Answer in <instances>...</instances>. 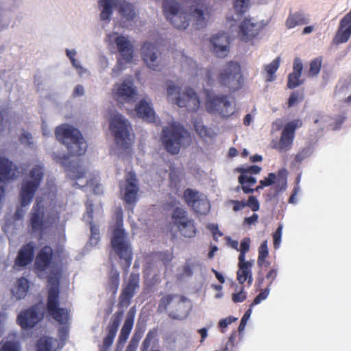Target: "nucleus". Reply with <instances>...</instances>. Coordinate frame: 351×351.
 Returning <instances> with one entry per match:
<instances>
[{
  "label": "nucleus",
  "mask_w": 351,
  "mask_h": 351,
  "mask_svg": "<svg viewBox=\"0 0 351 351\" xmlns=\"http://www.w3.org/2000/svg\"><path fill=\"white\" fill-rule=\"evenodd\" d=\"M60 213L54 209L45 211L40 201L36 200L29 213L28 226L32 233L42 234L45 230L56 226L60 221Z\"/></svg>",
  "instance_id": "1"
},
{
  "label": "nucleus",
  "mask_w": 351,
  "mask_h": 351,
  "mask_svg": "<svg viewBox=\"0 0 351 351\" xmlns=\"http://www.w3.org/2000/svg\"><path fill=\"white\" fill-rule=\"evenodd\" d=\"M51 285L47 298L46 310L47 314L60 324H66L69 320V311L60 306V282L58 277L49 276L47 280Z\"/></svg>",
  "instance_id": "2"
},
{
  "label": "nucleus",
  "mask_w": 351,
  "mask_h": 351,
  "mask_svg": "<svg viewBox=\"0 0 351 351\" xmlns=\"http://www.w3.org/2000/svg\"><path fill=\"white\" fill-rule=\"evenodd\" d=\"M55 134L57 139L66 146L71 155L81 156L85 154L87 144L77 129L64 124L56 128Z\"/></svg>",
  "instance_id": "3"
},
{
  "label": "nucleus",
  "mask_w": 351,
  "mask_h": 351,
  "mask_svg": "<svg viewBox=\"0 0 351 351\" xmlns=\"http://www.w3.org/2000/svg\"><path fill=\"white\" fill-rule=\"evenodd\" d=\"M189 138L190 135L185 128L175 123L164 128L161 136L165 149L173 155L179 153L182 145Z\"/></svg>",
  "instance_id": "4"
},
{
  "label": "nucleus",
  "mask_w": 351,
  "mask_h": 351,
  "mask_svg": "<svg viewBox=\"0 0 351 351\" xmlns=\"http://www.w3.org/2000/svg\"><path fill=\"white\" fill-rule=\"evenodd\" d=\"M217 81L221 86L227 88L230 92L241 89L243 84V77L240 64L233 61L227 62L219 72Z\"/></svg>",
  "instance_id": "5"
},
{
  "label": "nucleus",
  "mask_w": 351,
  "mask_h": 351,
  "mask_svg": "<svg viewBox=\"0 0 351 351\" xmlns=\"http://www.w3.org/2000/svg\"><path fill=\"white\" fill-rule=\"evenodd\" d=\"M111 245L119 258L123 261L121 267L125 273H128L132 264V251L123 229L117 228L114 230Z\"/></svg>",
  "instance_id": "6"
},
{
  "label": "nucleus",
  "mask_w": 351,
  "mask_h": 351,
  "mask_svg": "<svg viewBox=\"0 0 351 351\" xmlns=\"http://www.w3.org/2000/svg\"><path fill=\"white\" fill-rule=\"evenodd\" d=\"M109 128L117 144L123 149H128L132 144V127L129 121L119 113H115L110 120Z\"/></svg>",
  "instance_id": "7"
},
{
  "label": "nucleus",
  "mask_w": 351,
  "mask_h": 351,
  "mask_svg": "<svg viewBox=\"0 0 351 351\" xmlns=\"http://www.w3.org/2000/svg\"><path fill=\"white\" fill-rule=\"evenodd\" d=\"M180 88L175 85H169L167 88L168 97L175 100V104L180 108H186L189 112H196L200 106V101L195 90L187 87L181 93Z\"/></svg>",
  "instance_id": "8"
},
{
  "label": "nucleus",
  "mask_w": 351,
  "mask_h": 351,
  "mask_svg": "<svg viewBox=\"0 0 351 351\" xmlns=\"http://www.w3.org/2000/svg\"><path fill=\"white\" fill-rule=\"evenodd\" d=\"M30 180L23 182L20 191L21 205L27 206L32 202L34 194L38 189L44 176V168L37 165L29 171Z\"/></svg>",
  "instance_id": "9"
},
{
  "label": "nucleus",
  "mask_w": 351,
  "mask_h": 351,
  "mask_svg": "<svg viewBox=\"0 0 351 351\" xmlns=\"http://www.w3.org/2000/svg\"><path fill=\"white\" fill-rule=\"evenodd\" d=\"M164 15L177 29H185L189 25L186 13L180 12V5L175 0H164L162 2Z\"/></svg>",
  "instance_id": "10"
},
{
  "label": "nucleus",
  "mask_w": 351,
  "mask_h": 351,
  "mask_svg": "<svg viewBox=\"0 0 351 351\" xmlns=\"http://www.w3.org/2000/svg\"><path fill=\"white\" fill-rule=\"evenodd\" d=\"M183 199L197 214L206 215L210 211V204L207 197L197 190L190 188L185 189Z\"/></svg>",
  "instance_id": "11"
},
{
  "label": "nucleus",
  "mask_w": 351,
  "mask_h": 351,
  "mask_svg": "<svg viewBox=\"0 0 351 351\" xmlns=\"http://www.w3.org/2000/svg\"><path fill=\"white\" fill-rule=\"evenodd\" d=\"M141 55L147 66L154 71H160L163 65L161 53L157 45L145 42L141 47Z\"/></svg>",
  "instance_id": "12"
},
{
  "label": "nucleus",
  "mask_w": 351,
  "mask_h": 351,
  "mask_svg": "<svg viewBox=\"0 0 351 351\" xmlns=\"http://www.w3.org/2000/svg\"><path fill=\"white\" fill-rule=\"evenodd\" d=\"M298 120L287 123L282 131L280 138L278 142H275L273 148L280 152L289 151L293 145L296 129L300 126Z\"/></svg>",
  "instance_id": "13"
},
{
  "label": "nucleus",
  "mask_w": 351,
  "mask_h": 351,
  "mask_svg": "<svg viewBox=\"0 0 351 351\" xmlns=\"http://www.w3.org/2000/svg\"><path fill=\"white\" fill-rule=\"evenodd\" d=\"M139 189L138 180L134 172H129L125 177L123 185H120L122 199L127 204H134L137 202Z\"/></svg>",
  "instance_id": "14"
},
{
  "label": "nucleus",
  "mask_w": 351,
  "mask_h": 351,
  "mask_svg": "<svg viewBox=\"0 0 351 351\" xmlns=\"http://www.w3.org/2000/svg\"><path fill=\"white\" fill-rule=\"evenodd\" d=\"M206 107L208 112H218L223 117H228L233 113L231 103L226 95L216 96L207 99Z\"/></svg>",
  "instance_id": "15"
},
{
  "label": "nucleus",
  "mask_w": 351,
  "mask_h": 351,
  "mask_svg": "<svg viewBox=\"0 0 351 351\" xmlns=\"http://www.w3.org/2000/svg\"><path fill=\"white\" fill-rule=\"evenodd\" d=\"M140 274L132 273L125 283L119 297V304L121 306H128L131 299L136 293V290L139 288Z\"/></svg>",
  "instance_id": "16"
},
{
  "label": "nucleus",
  "mask_w": 351,
  "mask_h": 351,
  "mask_svg": "<svg viewBox=\"0 0 351 351\" xmlns=\"http://www.w3.org/2000/svg\"><path fill=\"white\" fill-rule=\"evenodd\" d=\"M123 314V311H118L112 315L111 321L106 328L107 335L103 340L100 348L101 351H108L112 345L120 326Z\"/></svg>",
  "instance_id": "17"
},
{
  "label": "nucleus",
  "mask_w": 351,
  "mask_h": 351,
  "mask_svg": "<svg viewBox=\"0 0 351 351\" xmlns=\"http://www.w3.org/2000/svg\"><path fill=\"white\" fill-rule=\"evenodd\" d=\"M41 319L37 308L33 306L22 311L17 316L16 321L22 329L28 330L36 326Z\"/></svg>",
  "instance_id": "18"
},
{
  "label": "nucleus",
  "mask_w": 351,
  "mask_h": 351,
  "mask_svg": "<svg viewBox=\"0 0 351 351\" xmlns=\"http://www.w3.org/2000/svg\"><path fill=\"white\" fill-rule=\"evenodd\" d=\"M54 253L53 250L49 245L43 246L38 252L34 268L38 273H43L51 267L53 263Z\"/></svg>",
  "instance_id": "19"
},
{
  "label": "nucleus",
  "mask_w": 351,
  "mask_h": 351,
  "mask_svg": "<svg viewBox=\"0 0 351 351\" xmlns=\"http://www.w3.org/2000/svg\"><path fill=\"white\" fill-rule=\"evenodd\" d=\"M213 52L217 57L224 58L229 53L230 38L226 32H219L210 38Z\"/></svg>",
  "instance_id": "20"
},
{
  "label": "nucleus",
  "mask_w": 351,
  "mask_h": 351,
  "mask_svg": "<svg viewBox=\"0 0 351 351\" xmlns=\"http://www.w3.org/2000/svg\"><path fill=\"white\" fill-rule=\"evenodd\" d=\"M35 250L36 243L33 241L22 245L14 260V265L19 267H25L32 263L34 258Z\"/></svg>",
  "instance_id": "21"
},
{
  "label": "nucleus",
  "mask_w": 351,
  "mask_h": 351,
  "mask_svg": "<svg viewBox=\"0 0 351 351\" xmlns=\"http://www.w3.org/2000/svg\"><path fill=\"white\" fill-rule=\"evenodd\" d=\"M16 167L12 161L4 157H0V194L5 192L2 182L13 180L16 178Z\"/></svg>",
  "instance_id": "22"
},
{
  "label": "nucleus",
  "mask_w": 351,
  "mask_h": 351,
  "mask_svg": "<svg viewBox=\"0 0 351 351\" xmlns=\"http://www.w3.org/2000/svg\"><path fill=\"white\" fill-rule=\"evenodd\" d=\"M351 35V9L340 21L339 28L333 38L336 45L346 43Z\"/></svg>",
  "instance_id": "23"
},
{
  "label": "nucleus",
  "mask_w": 351,
  "mask_h": 351,
  "mask_svg": "<svg viewBox=\"0 0 351 351\" xmlns=\"http://www.w3.org/2000/svg\"><path fill=\"white\" fill-rule=\"evenodd\" d=\"M197 8L192 9V16L196 20V28L201 29L206 25L207 20L209 18V12L206 6V0H195Z\"/></svg>",
  "instance_id": "24"
},
{
  "label": "nucleus",
  "mask_w": 351,
  "mask_h": 351,
  "mask_svg": "<svg viewBox=\"0 0 351 351\" xmlns=\"http://www.w3.org/2000/svg\"><path fill=\"white\" fill-rule=\"evenodd\" d=\"M118 51L125 62L128 63L133 59V45L126 36L120 35L115 38Z\"/></svg>",
  "instance_id": "25"
},
{
  "label": "nucleus",
  "mask_w": 351,
  "mask_h": 351,
  "mask_svg": "<svg viewBox=\"0 0 351 351\" xmlns=\"http://www.w3.org/2000/svg\"><path fill=\"white\" fill-rule=\"evenodd\" d=\"M258 34V28L256 23H252L250 19H245L239 26V36L242 41L248 42L253 40Z\"/></svg>",
  "instance_id": "26"
},
{
  "label": "nucleus",
  "mask_w": 351,
  "mask_h": 351,
  "mask_svg": "<svg viewBox=\"0 0 351 351\" xmlns=\"http://www.w3.org/2000/svg\"><path fill=\"white\" fill-rule=\"evenodd\" d=\"M134 317L135 311L134 310V308H132L128 313L126 319L121 329V332L117 341L118 348L123 347L126 343L134 326Z\"/></svg>",
  "instance_id": "27"
},
{
  "label": "nucleus",
  "mask_w": 351,
  "mask_h": 351,
  "mask_svg": "<svg viewBox=\"0 0 351 351\" xmlns=\"http://www.w3.org/2000/svg\"><path fill=\"white\" fill-rule=\"evenodd\" d=\"M253 266L252 261H239V270L237 271V280L241 285L245 282H247V285L250 286L253 281L252 267Z\"/></svg>",
  "instance_id": "28"
},
{
  "label": "nucleus",
  "mask_w": 351,
  "mask_h": 351,
  "mask_svg": "<svg viewBox=\"0 0 351 351\" xmlns=\"http://www.w3.org/2000/svg\"><path fill=\"white\" fill-rule=\"evenodd\" d=\"M114 96L121 97L125 99H133L136 95V91L133 86V84L130 81L123 82V83L117 84L113 90Z\"/></svg>",
  "instance_id": "29"
},
{
  "label": "nucleus",
  "mask_w": 351,
  "mask_h": 351,
  "mask_svg": "<svg viewBox=\"0 0 351 351\" xmlns=\"http://www.w3.org/2000/svg\"><path fill=\"white\" fill-rule=\"evenodd\" d=\"M238 181L241 185L242 191L245 194L253 193L254 191H258L265 187V186L260 184L255 189L252 188L256 183V179L251 176L240 175Z\"/></svg>",
  "instance_id": "30"
},
{
  "label": "nucleus",
  "mask_w": 351,
  "mask_h": 351,
  "mask_svg": "<svg viewBox=\"0 0 351 351\" xmlns=\"http://www.w3.org/2000/svg\"><path fill=\"white\" fill-rule=\"evenodd\" d=\"M136 112L138 117L148 122H154L155 113L150 104L145 99H142L136 106Z\"/></svg>",
  "instance_id": "31"
},
{
  "label": "nucleus",
  "mask_w": 351,
  "mask_h": 351,
  "mask_svg": "<svg viewBox=\"0 0 351 351\" xmlns=\"http://www.w3.org/2000/svg\"><path fill=\"white\" fill-rule=\"evenodd\" d=\"M309 23L308 16L302 11L289 13L285 25L288 29H292L299 25H304Z\"/></svg>",
  "instance_id": "32"
},
{
  "label": "nucleus",
  "mask_w": 351,
  "mask_h": 351,
  "mask_svg": "<svg viewBox=\"0 0 351 351\" xmlns=\"http://www.w3.org/2000/svg\"><path fill=\"white\" fill-rule=\"evenodd\" d=\"M118 12L122 20H125V21H132L136 16L133 5L125 1L119 3Z\"/></svg>",
  "instance_id": "33"
},
{
  "label": "nucleus",
  "mask_w": 351,
  "mask_h": 351,
  "mask_svg": "<svg viewBox=\"0 0 351 351\" xmlns=\"http://www.w3.org/2000/svg\"><path fill=\"white\" fill-rule=\"evenodd\" d=\"M99 6L101 8L100 13V19L104 21H108L113 12L114 1L113 0H99Z\"/></svg>",
  "instance_id": "34"
},
{
  "label": "nucleus",
  "mask_w": 351,
  "mask_h": 351,
  "mask_svg": "<svg viewBox=\"0 0 351 351\" xmlns=\"http://www.w3.org/2000/svg\"><path fill=\"white\" fill-rule=\"evenodd\" d=\"M171 219L176 228L186 223L191 219L188 217L187 212L182 208L176 207L172 213Z\"/></svg>",
  "instance_id": "35"
},
{
  "label": "nucleus",
  "mask_w": 351,
  "mask_h": 351,
  "mask_svg": "<svg viewBox=\"0 0 351 351\" xmlns=\"http://www.w3.org/2000/svg\"><path fill=\"white\" fill-rule=\"evenodd\" d=\"M29 291V281L25 278H21L17 280V285L14 290H12L13 295L17 299L24 298Z\"/></svg>",
  "instance_id": "36"
},
{
  "label": "nucleus",
  "mask_w": 351,
  "mask_h": 351,
  "mask_svg": "<svg viewBox=\"0 0 351 351\" xmlns=\"http://www.w3.org/2000/svg\"><path fill=\"white\" fill-rule=\"evenodd\" d=\"M269 252L267 241H263L258 248V256L257 259V265L261 268H267L270 265V263L267 260Z\"/></svg>",
  "instance_id": "37"
},
{
  "label": "nucleus",
  "mask_w": 351,
  "mask_h": 351,
  "mask_svg": "<svg viewBox=\"0 0 351 351\" xmlns=\"http://www.w3.org/2000/svg\"><path fill=\"white\" fill-rule=\"evenodd\" d=\"M180 234L186 238H193L196 236L197 228L193 219H191L186 223L177 228Z\"/></svg>",
  "instance_id": "38"
},
{
  "label": "nucleus",
  "mask_w": 351,
  "mask_h": 351,
  "mask_svg": "<svg viewBox=\"0 0 351 351\" xmlns=\"http://www.w3.org/2000/svg\"><path fill=\"white\" fill-rule=\"evenodd\" d=\"M108 286L113 292L116 293L119 286V272L112 265L108 276Z\"/></svg>",
  "instance_id": "39"
},
{
  "label": "nucleus",
  "mask_w": 351,
  "mask_h": 351,
  "mask_svg": "<svg viewBox=\"0 0 351 351\" xmlns=\"http://www.w3.org/2000/svg\"><path fill=\"white\" fill-rule=\"evenodd\" d=\"M280 66V58L274 59L270 64L265 66V71L267 73V82H272L275 80V73Z\"/></svg>",
  "instance_id": "40"
},
{
  "label": "nucleus",
  "mask_w": 351,
  "mask_h": 351,
  "mask_svg": "<svg viewBox=\"0 0 351 351\" xmlns=\"http://www.w3.org/2000/svg\"><path fill=\"white\" fill-rule=\"evenodd\" d=\"M322 64V57L319 56L315 59H313L310 62V67L308 72V75L309 77H315L317 76L321 69Z\"/></svg>",
  "instance_id": "41"
},
{
  "label": "nucleus",
  "mask_w": 351,
  "mask_h": 351,
  "mask_svg": "<svg viewBox=\"0 0 351 351\" xmlns=\"http://www.w3.org/2000/svg\"><path fill=\"white\" fill-rule=\"evenodd\" d=\"M67 176L70 179L76 180L84 177L86 172L81 167H71L66 169Z\"/></svg>",
  "instance_id": "42"
},
{
  "label": "nucleus",
  "mask_w": 351,
  "mask_h": 351,
  "mask_svg": "<svg viewBox=\"0 0 351 351\" xmlns=\"http://www.w3.org/2000/svg\"><path fill=\"white\" fill-rule=\"evenodd\" d=\"M304 99L303 90H295L291 93L287 101L289 108L293 107L297 104L302 102Z\"/></svg>",
  "instance_id": "43"
},
{
  "label": "nucleus",
  "mask_w": 351,
  "mask_h": 351,
  "mask_svg": "<svg viewBox=\"0 0 351 351\" xmlns=\"http://www.w3.org/2000/svg\"><path fill=\"white\" fill-rule=\"evenodd\" d=\"M250 239L248 237H245L241 242L239 250L240 254L239 255V261H245V254L250 250Z\"/></svg>",
  "instance_id": "44"
},
{
  "label": "nucleus",
  "mask_w": 351,
  "mask_h": 351,
  "mask_svg": "<svg viewBox=\"0 0 351 351\" xmlns=\"http://www.w3.org/2000/svg\"><path fill=\"white\" fill-rule=\"evenodd\" d=\"M300 74L291 73L288 76L287 87L290 89L295 88L302 84L300 80Z\"/></svg>",
  "instance_id": "45"
},
{
  "label": "nucleus",
  "mask_w": 351,
  "mask_h": 351,
  "mask_svg": "<svg viewBox=\"0 0 351 351\" xmlns=\"http://www.w3.org/2000/svg\"><path fill=\"white\" fill-rule=\"evenodd\" d=\"M250 0H235L234 8L237 14L241 15L245 13L249 5Z\"/></svg>",
  "instance_id": "46"
},
{
  "label": "nucleus",
  "mask_w": 351,
  "mask_h": 351,
  "mask_svg": "<svg viewBox=\"0 0 351 351\" xmlns=\"http://www.w3.org/2000/svg\"><path fill=\"white\" fill-rule=\"evenodd\" d=\"M269 291L270 289L267 287L264 289H261V292L255 297L250 304V307L252 308L254 306L260 304L263 300H265L268 297Z\"/></svg>",
  "instance_id": "47"
},
{
  "label": "nucleus",
  "mask_w": 351,
  "mask_h": 351,
  "mask_svg": "<svg viewBox=\"0 0 351 351\" xmlns=\"http://www.w3.org/2000/svg\"><path fill=\"white\" fill-rule=\"evenodd\" d=\"M36 351H52V344L50 339L40 338L37 343Z\"/></svg>",
  "instance_id": "48"
},
{
  "label": "nucleus",
  "mask_w": 351,
  "mask_h": 351,
  "mask_svg": "<svg viewBox=\"0 0 351 351\" xmlns=\"http://www.w3.org/2000/svg\"><path fill=\"white\" fill-rule=\"evenodd\" d=\"M156 258L167 266L173 259L172 253L168 252H158L155 254Z\"/></svg>",
  "instance_id": "49"
},
{
  "label": "nucleus",
  "mask_w": 351,
  "mask_h": 351,
  "mask_svg": "<svg viewBox=\"0 0 351 351\" xmlns=\"http://www.w3.org/2000/svg\"><path fill=\"white\" fill-rule=\"evenodd\" d=\"M174 296L173 295H167L162 297L159 302L158 310L162 312L167 310L168 306L172 302Z\"/></svg>",
  "instance_id": "50"
},
{
  "label": "nucleus",
  "mask_w": 351,
  "mask_h": 351,
  "mask_svg": "<svg viewBox=\"0 0 351 351\" xmlns=\"http://www.w3.org/2000/svg\"><path fill=\"white\" fill-rule=\"evenodd\" d=\"M0 351H20V349L16 342L6 341L4 343H0Z\"/></svg>",
  "instance_id": "51"
},
{
  "label": "nucleus",
  "mask_w": 351,
  "mask_h": 351,
  "mask_svg": "<svg viewBox=\"0 0 351 351\" xmlns=\"http://www.w3.org/2000/svg\"><path fill=\"white\" fill-rule=\"evenodd\" d=\"M237 171L240 172L241 175H247V173L258 174L261 172V168L257 165H252L248 167H239Z\"/></svg>",
  "instance_id": "52"
},
{
  "label": "nucleus",
  "mask_w": 351,
  "mask_h": 351,
  "mask_svg": "<svg viewBox=\"0 0 351 351\" xmlns=\"http://www.w3.org/2000/svg\"><path fill=\"white\" fill-rule=\"evenodd\" d=\"M285 170H280L278 172V191H283L287 188V179L285 176Z\"/></svg>",
  "instance_id": "53"
},
{
  "label": "nucleus",
  "mask_w": 351,
  "mask_h": 351,
  "mask_svg": "<svg viewBox=\"0 0 351 351\" xmlns=\"http://www.w3.org/2000/svg\"><path fill=\"white\" fill-rule=\"evenodd\" d=\"M89 224H90V232H91L90 241L92 243L96 244L98 242L99 239V230L93 223V222L89 223Z\"/></svg>",
  "instance_id": "54"
},
{
  "label": "nucleus",
  "mask_w": 351,
  "mask_h": 351,
  "mask_svg": "<svg viewBox=\"0 0 351 351\" xmlns=\"http://www.w3.org/2000/svg\"><path fill=\"white\" fill-rule=\"evenodd\" d=\"M278 275V269L276 268H271L269 270V271L265 275V278L267 281V287L270 289L273 282L276 280Z\"/></svg>",
  "instance_id": "55"
},
{
  "label": "nucleus",
  "mask_w": 351,
  "mask_h": 351,
  "mask_svg": "<svg viewBox=\"0 0 351 351\" xmlns=\"http://www.w3.org/2000/svg\"><path fill=\"white\" fill-rule=\"evenodd\" d=\"M196 266L195 263H191V259L186 260L183 266V275L187 277L192 276L193 274V269Z\"/></svg>",
  "instance_id": "56"
},
{
  "label": "nucleus",
  "mask_w": 351,
  "mask_h": 351,
  "mask_svg": "<svg viewBox=\"0 0 351 351\" xmlns=\"http://www.w3.org/2000/svg\"><path fill=\"white\" fill-rule=\"evenodd\" d=\"M195 130L197 134L202 138L209 136V132L206 127L200 123H195Z\"/></svg>",
  "instance_id": "57"
},
{
  "label": "nucleus",
  "mask_w": 351,
  "mask_h": 351,
  "mask_svg": "<svg viewBox=\"0 0 351 351\" xmlns=\"http://www.w3.org/2000/svg\"><path fill=\"white\" fill-rule=\"evenodd\" d=\"M180 182L179 176L176 171H171L169 173V186L177 188Z\"/></svg>",
  "instance_id": "58"
},
{
  "label": "nucleus",
  "mask_w": 351,
  "mask_h": 351,
  "mask_svg": "<svg viewBox=\"0 0 351 351\" xmlns=\"http://www.w3.org/2000/svg\"><path fill=\"white\" fill-rule=\"evenodd\" d=\"M247 296L244 291L243 286L241 287V290L238 293H234L232 295V300L234 303L242 302L245 300Z\"/></svg>",
  "instance_id": "59"
},
{
  "label": "nucleus",
  "mask_w": 351,
  "mask_h": 351,
  "mask_svg": "<svg viewBox=\"0 0 351 351\" xmlns=\"http://www.w3.org/2000/svg\"><path fill=\"white\" fill-rule=\"evenodd\" d=\"M282 226L280 225L276 229V232L273 234L274 239V245L275 248H278L280 241L282 237Z\"/></svg>",
  "instance_id": "60"
},
{
  "label": "nucleus",
  "mask_w": 351,
  "mask_h": 351,
  "mask_svg": "<svg viewBox=\"0 0 351 351\" xmlns=\"http://www.w3.org/2000/svg\"><path fill=\"white\" fill-rule=\"evenodd\" d=\"M246 206H249L252 211H258L260 208V204L254 196H250L246 202Z\"/></svg>",
  "instance_id": "61"
},
{
  "label": "nucleus",
  "mask_w": 351,
  "mask_h": 351,
  "mask_svg": "<svg viewBox=\"0 0 351 351\" xmlns=\"http://www.w3.org/2000/svg\"><path fill=\"white\" fill-rule=\"evenodd\" d=\"M252 313V308L250 307L248 310L246 311L245 314L243 315V317L241 318L240 324L239 326V331L241 332L245 329V327L246 326V323L247 320L249 319L250 315Z\"/></svg>",
  "instance_id": "62"
},
{
  "label": "nucleus",
  "mask_w": 351,
  "mask_h": 351,
  "mask_svg": "<svg viewBox=\"0 0 351 351\" xmlns=\"http://www.w3.org/2000/svg\"><path fill=\"white\" fill-rule=\"evenodd\" d=\"M276 179V175L274 173H269L268 177L265 178L263 180H260V184L265 186H271L274 184Z\"/></svg>",
  "instance_id": "63"
},
{
  "label": "nucleus",
  "mask_w": 351,
  "mask_h": 351,
  "mask_svg": "<svg viewBox=\"0 0 351 351\" xmlns=\"http://www.w3.org/2000/svg\"><path fill=\"white\" fill-rule=\"evenodd\" d=\"M154 339L153 335L149 332L145 339H144L142 346H141V351H147L148 349L150 348L152 340Z\"/></svg>",
  "instance_id": "64"
}]
</instances>
